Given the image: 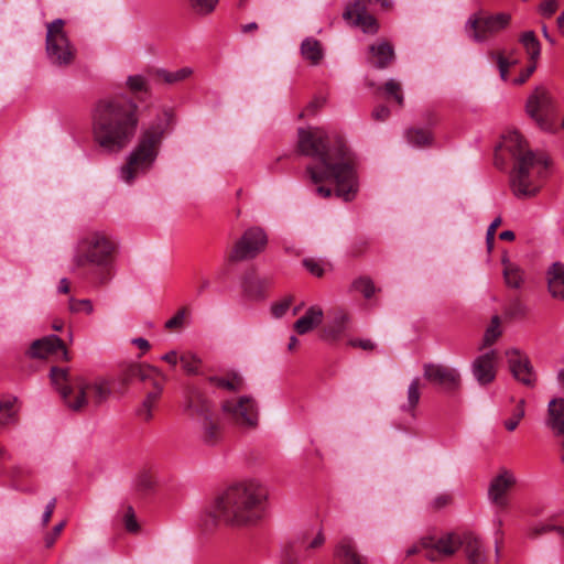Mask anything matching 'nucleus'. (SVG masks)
Returning <instances> with one entry per match:
<instances>
[{
    "label": "nucleus",
    "mask_w": 564,
    "mask_h": 564,
    "mask_svg": "<svg viewBox=\"0 0 564 564\" xmlns=\"http://www.w3.org/2000/svg\"><path fill=\"white\" fill-rule=\"evenodd\" d=\"M297 151L313 159L305 171L319 197L329 198L335 193L346 202L355 198L358 191L356 156L340 137L332 138L319 127L300 128Z\"/></svg>",
    "instance_id": "nucleus-1"
},
{
    "label": "nucleus",
    "mask_w": 564,
    "mask_h": 564,
    "mask_svg": "<svg viewBox=\"0 0 564 564\" xmlns=\"http://www.w3.org/2000/svg\"><path fill=\"white\" fill-rule=\"evenodd\" d=\"M138 106L124 96L99 99L91 109V135L102 153L119 154L134 139Z\"/></svg>",
    "instance_id": "nucleus-2"
},
{
    "label": "nucleus",
    "mask_w": 564,
    "mask_h": 564,
    "mask_svg": "<svg viewBox=\"0 0 564 564\" xmlns=\"http://www.w3.org/2000/svg\"><path fill=\"white\" fill-rule=\"evenodd\" d=\"M268 490L260 482L248 480L228 487L216 500L210 516L226 524L249 525L265 511Z\"/></svg>",
    "instance_id": "nucleus-3"
},
{
    "label": "nucleus",
    "mask_w": 564,
    "mask_h": 564,
    "mask_svg": "<svg viewBox=\"0 0 564 564\" xmlns=\"http://www.w3.org/2000/svg\"><path fill=\"white\" fill-rule=\"evenodd\" d=\"M502 145L514 159L510 173V187L513 195L518 198L535 196L549 165L547 159L529 150L527 141L517 131L505 135Z\"/></svg>",
    "instance_id": "nucleus-4"
},
{
    "label": "nucleus",
    "mask_w": 564,
    "mask_h": 564,
    "mask_svg": "<svg viewBox=\"0 0 564 564\" xmlns=\"http://www.w3.org/2000/svg\"><path fill=\"white\" fill-rule=\"evenodd\" d=\"M50 377L64 403L75 412L83 411L89 405H100L109 398L111 392L107 380L87 381L82 377L70 379L68 370L64 368L52 367Z\"/></svg>",
    "instance_id": "nucleus-5"
},
{
    "label": "nucleus",
    "mask_w": 564,
    "mask_h": 564,
    "mask_svg": "<svg viewBox=\"0 0 564 564\" xmlns=\"http://www.w3.org/2000/svg\"><path fill=\"white\" fill-rule=\"evenodd\" d=\"M422 545L426 549V558L432 562L452 556L462 549L468 564H488L487 549L473 532L446 533L438 538L427 535Z\"/></svg>",
    "instance_id": "nucleus-6"
},
{
    "label": "nucleus",
    "mask_w": 564,
    "mask_h": 564,
    "mask_svg": "<svg viewBox=\"0 0 564 564\" xmlns=\"http://www.w3.org/2000/svg\"><path fill=\"white\" fill-rule=\"evenodd\" d=\"M164 127L155 123L143 129L133 150L127 156L126 163L120 169V177L131 184L138 176L147 174L154 165L162 141Z\"/></svg>",
    "instance_id": "nucleus-7"
},
{
    "label": "nucleus",
    "mask_w": 564,
    "mask_h": 564,
    "mask_svg": "<svg viewBox=\"0 0 564 564\" xmlns=\"http://www.w3.org/2000/svg\"><path fill=\"white\" fill-rule=\"evenodd\" d=\"M119 381L122 386L140 381L144 384L145 389L149 388L145 399L138 410V415L144 421L152 419V409L155 406L163 392L166 377L153 366L147 364H130L121 368Z\"/></svg>",
    "instance_id": "nucleus-8"
},
{
    "label": "nucleus",
    "mask_w": 564,
    "mask_h": 564,
    "mask_svg": "<svg viewBox=\"0 0 564 564\" xmlns=\"http://www.w3.org/2000/svg\"><path fill=\"white\" fill-rule=\"evenodd\" d=\"M115 250V242L104 232H90L78 241L73 261L77 268L107 267L112 262Z\"/></svg>",
    "instance_id": "nucleus-9"
},
{
    "label": "nucleus",
    "mask_w": 564,
    "mask_h": 564,
    "mask_svg": "<svg viewBox=\"0 0 564 564\" xmlns=\"http://www.w3.org/2000/svg\"><path fill=\"white\" fill-rule=\"evenodd\" d=\"M187 411L199 423L200 438L207 445H214L221 438V426L214 414L210 401L200 391L193 389L187 397Z\"/></svg>",
    "instance_id": "nucleus-10"
},
{
    "label": "nucleus",
    "mask_w": 564,
    "mask_h": 564,
    "mask_svg": "<svg viewBox=\"0 0 564 564\" xmlns=\"http://www.w3.org/2000/svg\"><path fill=\"white\" fill-rule=\"evenodd\" d=\"M65 22L56 19L47 24L46 52L50 61L59 66L69 65L74 59V50L64 31Z\"/></svg>",
    "instance_id": "nucleus-11"
},
{
    "label": "nucleus",
    "mask_w": 564,
    "mask_h": 564,
    "mask_svg": "<svg viewBox=\"0 0 564 564\" xmlns=\"http://www.w3.org/2000/svg\"><path fill=\"white\" fill-rule=\"evenodd\" d=\"M324 543L322 528L306 530L283 547L281 564H299L310 556L311 551L322 547Z\"/></svg>",
    "instance_id": "nucleus-12"
},
{
    "label": "nucleus",
    "mask_w": 564,
    "mask_h": 564,
    "mask_svg": "<svg viewBox=\"0 0 564 564\" xmlns=\"http://www.w3.org/2000/svg\"><path fill=\"white\" fill-rule=\"evenodd\" d=\"M509 13L485 14L478 12L469 17L466 31L474 41L484 42L506 29L510 23Z\"/></svg>",
    "instance_id": "nucleus-13"
},
{
    "label": "nucleus",
    "mask_w": 564,
    "mask_h": 564,
    "mask_svg": "<svg viewBox=\"0 0 564 564\" xmlns=\"http://www.w3.org/2000/svg\"><path fill=\"white\" fill-rule=\"evenodd\" d=\"M267 245L268 236L262 228H248L232 246L228 259L231 262L254 259L265 250Z\"/></svg>",
    "instance_id": "nucleus-14"
},
{
    "label": "nucleus",
    "mask_w": 564,
    "mask_h": 564,
    "mask_svg": "<svg viewBox=\"0 0 564 564\" xmlns=\"http://www.w3.org/2000/svg\"><path fill=\"white\" fill-rule=\"evenodd\" d=\"M221 410L239 426L256 429L259 424L258 404L251 397H240L238 400H226Z\"/></svg>",
    "instance_id": "nucleus-15"
},
{
    "label": "nucleus",
    "mask_w": 564,
    "mask_h": 564,
    "mask_svg": "<svg viewBox=\"0 0 564 564\" xmlns=\"http://www.w3.org/2000/svg\"><path fill=\"white\" fill-rule=\"evenodd\" d=\"M527 112L544 131L553 130L554 107L550 93L542 87L536 88L527 101Z\"/></svg>",
    "instance_id": "nucleus-16"
},
{
    "label": "nucleus",
    "mask_w": 564,
    "mask_h": 564,
    "mask_svg": "<svg viewBox=\"0 0 564 564\" xmlns=\"http://www.w3.org/2000/svg\"><path fill=\"white\" fill-rule=\"evenodd\" d=\"M379 3V0H354L347 4L343 18L362 32L376 34L379 30L377 19L368 12V7Z\"/></svg>",
    "instance_id": "nucleus-17"
},
{
    "label": "nucleus",
    "mask_w": 564,
    "mask_h": 564,
    "mask_svg": "<svg viewBox=\"0 0 564 564\" xmlns=\"http://www.w3.org/2000/svg\"><path fill=\"white\" fill-rule=\"evenodd\" d=\"M424 378L436 386H440L447 392L458 390L460 387V376L454 368L440 364H425L423 366Z\"/></svg>",
    "instance_id": "nucleus-18"
},
{
    "label": "nucleus",
    "mask_w": 564,
    "mask_h": 564,
    "mask_svg": "<svg viewBox=\"0 0 564 564\" xmlns=\"http://www.w3.org/2000/svg\"><path fill=\"white\" fill-rule=\"evenodd\" d=\"M516 478L513 474L507 469L501 470L492 478L488 488V498L492 505L499 509L508 507V492L514 486Z\"/></svg>",
    "instance_id": "nucleus-19"
},
{
    "label": "nucleus",
    "mask_w": 564,
    "mask_h": 564,
    "mask_svg": "<svg viewBox=\"0 0 564 564\" xmlns=\"http://www.w3.org/2000/svg\"><path fill=\"white\" fill-rule=\"evenodd\" d=\"M510 371L516 380L527 387H533L536 376L529 358L521 354L518 349H509L506 351Z\"/></svg>",
    "instance_id": "nucleus-20"
},
{
    "label": "nucleus",
    "mask_w": 564,
    "mask_h": 564,
    "mask_svg": "<svg viewBox=\"0 0 564 564\" xmlns=\"http://www.w3.org/2000/svg\"><path fill=\"white\" fill-rule=\"evenodd\" d=\"M498 367V352L489 350L475 358L471 364V372L480 386L495 381Z\"/></svg>",
    "instance_id": "nucleus-21"
},
{
    "label": "nucleus",
    "mask_w": 564,
    "mask_h": 564,
    "mask_svg": "<svg viewBox=\"0 0 564 564\" xmlns=\"http://www.w3.org/2000/svg\"><path fill=\"white\" fill-rule=\"evenodd\" d=\"M57 352H62L64 359H67L64 341L56 335L34 340L29 349V355L33 358H46Z\"/></svg>",
    "instance_id": "nucleus-22"
},
{
    "label": "nucleus",
    "mask_w": 564,
    "mask_h": 564,
    "mask_svg": "<svg viewBox=\"0 0 564 564\" xmlns=\"http://www.w3.org/2000/svg\"><path fill=\"white\" fill-rule=\"evenodd\" d=\"M332 319L322 329L321 338L326 341H337L341 338L350 321L349 314L343 308L330 312Z\"/></svg>",
    "instance_id": "nucleus-23"
},
{
    "label": "nucleus",
    "mask_w": 564,
    "mask_h": 564,
    "mask_svg": "<svg viewBox=\"0 0 564 564\" xmlns=\"http://www.w3.org/2000/svg\"><path fill=\"white\" fill-rule=\"evenodd\" d=\"M334 564H367L351 538H341L334 551Z\"/></svg>",
    "instance_id": "nucleus-24"
},
{
    "label": "nucleus",
    "mask_w": 564,
    "mask_h": 564,
    "mask_svg": "<svg viewBox=\"0 0 564 564\" xmlns=\"http://www.w3.org/2000/svg\"><path fill=\"white\" fill-rule=\"evenodd\" d=\"M394 61L393 46L386 40H380L368 48V62L378 69L387 68Z\"/></svg>",
    "instance_id": "nucleus-25"
},
{
    "label": "nucleus",
    "mask_w": 564,
    "mask_h": 564,
    "mask_svg": "<svg viewBox=\"0 0 564 564\" xmlns=\"http://www.w3.org/2000/svg\"><path fill=\"white\" fill-rule=\"evenodd\" d=\"M549 419L547 424L556 431L558 435L563 436L562 447L563 455L562 462L564 463V399H553L549 403Z\"/></svg>",
    "instance_id": "nucleus-26"
},
{
    "label": "nucleus",
    "mask_w": 564,
    "mask_h": 564,
    "mask_svg": "<svg viewBox=\"0 0 564 564\" xmlns=\"http://www.w3.org/2000/svg\"><path fill=\"white\" fill-rule=\"evenodd\" d=\"M324 312L319 306H311L305 314L294 323V330L304 335L317 327L323 321Z\"/></svg>",
    "instance_id": "nucleus-27"
},
{
    "label": "nucleus",
    "mask_w": 564,
    "mask_h": 564,
    "mask_svg": "<svg viewBox=\"0 0 564 564\" xmlns=\"http://www.w3.org/2000/svg\"><path fill=\"white\" fill-rule=\"evenodd\" d=\"M547 286L554 299L564 301V264L555 262L547 271Z\"/></svg>",
    "instance_id": "nucleus-28"
},
{
    "label": "nucleus",
    "mask_w": 564,
    "mask_h": 564,
    "mask_svg": "<svg viewBox=\"0 0 564 564\" xmlns=\"http://www.w3.org/2000/svg\"><path fill=\"white\" fill-rule=\"evenodd\" d=\"M301 54L303 58L310 62L312 65H318L324 57L322 44L314 37H306L302 42Z\"/></svg>",
    "instance_id": "nucleus-29"
},
{
    "label": "nucleus",
    "mask_w": 564,
    "mask_h": 564,
    "mask_svg": "<svg viewBox=\"0 0 564 564\" xmlns=\"http://www.w3.org/2000/svg\"><path fill=\"white\" fill-rule=\"evenodd\" d=\"M490 57L496 61L502 80H508L509 67L519 63L518 54L513 51L508 54L505 51L491 52Z\"/></svg>",
    "instance_id": "nucleus-30"
},
{
    "label": "nucleus",
    "mask_w": 564,
    "mask_h": 564,
    "mask_svg": "<svg viewBox=\"0 0 564 564\" xmlns=\"http://www.w3.org/2000/svg\"><path fill=\"white\" fill-rule=\"evenodd\" d=\"M208 381L220 389L237 392L243 388V379L236 372L227 373L225 377L213 376Z\"/></svg>",
    "instance_id": "nucleus-31"
},
{
    "label": "nucleus",
    "mask_w": 564,
    "mask_h": 564,
    "mask_svg": "<svg viewBox=\"0 0 564 564\" xmlns=\"http://www.w3.org/2000/svg\"><path fill=\"white\" fill-rule=\"evenodd\" d=\"M405 138L410 144L417 148L433 144V133L427 128H410L405 131Z\"/></svg>",
    "instance_id": "nucleus-32"
},
{
    "label": "nucleus",
    "mask_w": 564,
    "mask_h": 564,
    "mask_svg": "<svg viewBox=\"0 0 564 564\" xmlns=\"http://www.w3.org/2000/svg\"><path fill=\"white\" fill-rule=\"evenodd\" d=\"M520 42L525 48L530 61L535 63L541 53V45L535 33L533 31L524 32L520 37Z\"/></svg>",
    "instance_id": "nucleus-33"
},
{
    "label": "nucleus",
    "mask_w": 564,
    "mask_h": 564,
    "mask_svg": "<svg viewBox=\"0 0 564 564\" xmlns=\"http://www.w3.org/2000/svg\"><path fill=\"white\" fill-rule=\"evenodd\" d=\"M192 73L193 70L189 67H183L176 72L160 69L156 72V76L166 84H174L186 79L192 75Z\"/></svg>",
    "instance_id": "nucleus-34"
},
{
    "label": "nucleus",
    "mask_w": 564,
    "mask_h": 564,
    "mask_svg": "<svg viewBox=\"0 0 564 564\" xmlns=\"http://www.w3.org/2000/svg\"><path fill=\"white\" fill-rule=\"evenodd\" d=\"M379 89H383L387 98H392L398 104L399 107L404 106V96L402 93V87L401 84L395 79H389Z\"/></svg>",
    "instance_id": "nucleus-35"
},
{
    "label": "nucleus",
    "mask_w": 564,
    "mask_h": 564,
    "mask_svg": "<svg viewBox=\"0 0 564 564\" xmlns=\"http://www.w3.org/2000/svg\"><path fill=\"white\" fill-rule=\"evenodd\" d=\"M503 275L506 284L510 288L519 289L523 282L522 271L514 264H506Z\"/></svg>",
    "instance_id": "nucleus-36"
},
{
    "label": "nucleus",
    "mask_w": 564,
    "mask_h": 564,
    "mask_svg": "<svg viewBox=\"0 0 564 564\" xmlns=\"http://www.w3.org/2000/svg\"><path fill=\"white\" fill-rule=\"evenodd\" d=\"M420 388L421 382L419 378H414L408 388V403L403 406V410L413 412L420 401Z\"/></svg>",
    "instance_id": "nucleus-37"
},
{
    "label": "nucleus",
    "mask_w": 564,
    "mask_h": 564,
    "mask_svg": "<svg viewBox=\"0 0 564 564\" xmlns=\"http://www.w3.org/2000/svg\"><path fill=\"white\" fill-rule=\"evenodd\" d=\"M352 290L360 292L366 299H370L375 292L376 286L369 276H360L352 281Z\"/></svg>",
    "instance_id": "nucleus-38"
},
{
    "label": "nucleus",
    "mask_w": 564,
    "mask_h": 564,
    "mask_svg": "<svg viewBox=\"0 0 564 564\" xmlns=\"http://www.w3.org/2000/svg\"><path fill=\"white\" fill-rule=\"evenodd\" d=\"M188 315V307L183 306L175 313L173 317L165 322L164 327L169 330H178L185 326Z\"/></svg>",
    "instance_id": "nucleus-39"
},
{
    "label": "nucleus",
    "mask_w": 564,
    "mask_h": 564,
    "mask_svg": "<svg viewBox=\"0 0 564 564\" xmlns=\"http://www.w3.org/2000/svg\"><path fill=\"white\" fill-rule=\"evenodd\" d=\"M500 318L498 315H495L491 318L489 327L485 332L482 347L491 346L500 337Z\"/></svg>",
    "instance_id": "nucleus-40"
},
{
    "label": "nucleus",
    "mask_w": 564,
    "mask_h": 564,
    "mask_svg": "<svg viewBox=\"0 0 564 564\" xmlns=\"http://www.w3.org/2000/svg\"><path fill=\"white\" fill-rule=\"evenodd\" d=\"M68 308L70 313L78 314V313H85L87 315L91 314L94 312V305L90 300L87 299H75L70 297L68 303Z\"/></svg>",
    "instance_id": "nucleus-41"
},
{
    "label": "nucleus",
    "mask_w": 564,
    "mask_h": 564,
    "mask_svg": "<svg viewBox=\"0 0 564 564\" xmlns=\"http://www.w3.org/2000/svg\"><path fill=\"white\" fill-rule=\"evenodd\" d=\"M180 361L185 372L188 375H195L198 372L200 367V360L193 354L187 352L180 357Z\"/></svg>",
    "instance_id": "nucleus-42"
},
{
    "label": "nucleus",
    "mask_w": 564,
    "mask_h": 564,
    "mask_svg": "<svg viewBox=\"0 0 564 564\" xmlns=\"http://www.w3.org/2000/svg\"><path fill=\"white\" fill-rule=\"evenodd\" d=\"M122 523L129 533H139L140 524L137 520L135 512L131 506H128L122 517Z\"/></svg>",
    "instance_id": "nucleus-43"
},
{
    "label": "nucleus",
    "mask_w": 564,
    "mask_h": 564,
    "mask_svg": "<svg viewBox=\"0 0 564 564\" xmlns=\"http://www.w3.org/2000/svg\"><path fill=\"white\" fill-rule=\"evenodd\" d=\"M453 495L449 492H443L435 496L430 502H429V509L431 511H440L444 508H447L453 503Z\"/></svg>",
    "instance_id": "nucleus-44"
},
{
    "label": "nucleus",
    "mask_w": 564,
    "mask_h": 564,
    "mask_svg": "<svg viewBox=\"0 0 564 564\" xmlns=\"http://www.w3.org/2000/svg\"><path fill=\"white\" fill-rule=\"evenodd\" d=\"M189 1V4L191 7L193 8V10L198 13V14H209L212 13L219 0H188Z\"/></svg>",
    "instance_id": "nucleus-45"
},
{
    "label": "nucleus",
    "mask_w": 564,
    "mask_h": 564,
    "mask_svg": "<svg viewBox=\"0 0 564 564\" xmlns=\"http://www.w3.org/2000/svg\"><path fill=\"white\" fill-rule=\"evenodd\" d=\"M523 416H524V400H520V402L513 410L511 417L505 422L506 429L510 432L514 431L518 427V425Z\"/></svg>",
    "instance_id": "nucleus-46"
},
{
    "label": "nucleus",
    "mask_w": 564,
    "mask_h": 564,
    "mask_svg": "<svg viewBox=\"0 0 564 564\" xmlns=\"http://www.w3.org/2000/svg\"><path fill=\"white\" fill-rule=\"evenodd\" d=\"M14 399H7L0 402V425H6L13 417Z\"/></svg>",
    "instance_id": "nucleus-47"
},
{
    "label": "nucleus",
    "mask_w": 564,
    "mask_h": 564,
    "mask_svg": "<svg viewBox=\"0 0 564 564\" xmlns=\"http://www.w3.org/2000/svg\"><path fill=\"white\" fill-rule=\"evenodd\" d=\"M304 268L314 276L321 278L324 275V267L323 263L313 258H307L303 260Z\"/></svg>",
    "instance_id": "nucleus-48"
},
{
    "label": "nucleus",
    "mask_w": 564,
    "mask_h": 564,
    "mask_svg": "<svg viewBox=\"0 0 564 564\" xmlns=\"http://www.w3.org/2000/svg\"><path fill=\"white\" fill-rule=\"evenodd\" d=\"M127 86L132 93L147 90L145 79L141 75L129 76L127 79Z\"/></svg>",
    "instance_id": "nucleus-49"
},
{
    "label": "nucleus",
    "mask_w": 564,
    "mask_h": 564,
    "mask_svg": "<svg viewBox=\"0 0 564 564\" xmlns=\"http://www.w3.org/2000/svg\"><path fill=\"white\" fill-rule=\"evenodd\" d=\"M502 224V218L500 216L496 217L492 223L489 225L486 234V245L488 250L490 251L495 245V237L497 228Z\"/></svg>",
    "instance_id": "nucleus-50"
},
{
    "label": "nucleus",
    "mask_w": 564,
    "mask_h": 564,
    "mask_svg": "<svg viewBox=\"0 0 564 564\" xmlns=\"http://www.w3.org/2000/svg\"><path fill=\"white\" fill-rule=\"evenodd\" d=\"M558 9L557 0H544L539 7V12L544 18H551Z\"/></svg>",
    "instance_id": "nucleus-51"
},
{
    "label": "nucleus",
    "mask_w": 564,
    "mask_h": 564,
    "mask_svg": "<svg viewBox=\"0 0 564 564\" xmlns=\"http://www.w3.org/2000/svg\"><path fill=\"white\" fill-rule=\"evenodd\" d=\"M291 304H292L291 296H288V297L283 299L281 302L273 304L271 307V312H272L273 316L276 318L282 317L286 313V311L290 308Z\"/></svg>",
    "instance_id": "nucleus-52"
},
{
    "label": "nucleus",
    "mask_w": 564,
    "mask_h": 564,
    "mask_svg": "<svg viewBox=\"0 0 564 564\" xmlns=\"http://www.w3.org/2000/svg\"><path fill=\"white\" fill-rule=\"evenodd\" d=\"M66 522L65 521H62L59 523H57L52 532L47 533L45 536H44V543H45V546L46 547H52L56 541V539L59 536L61 532L63 531L64 527H65Z\"/></svg>",
    "instance_id": "nucleus-53"
},
{
    "label": "nucleus",
    "mask_w": 564,
    "mask_h": 564,
    "mask_svg": "<svg viewBox=\"0 0 564 564\" xmlns=\"http://www.w3.org/2000/svg\"><path fill=\"white\" fill-rule=\"evenodd\" d=\"M261 282L258 281V280H251V279H246L243 281V284H242V288L245 290V292L251 296V297H258L261 295V292L256 289V286L260 285Z\"/></svg>",
    "instance_id": "nucleus-54"
},
{
    "label": "nucleus",
    "mask_w": 564,
    "mask_h": 564,
    "mask_svg": "<svg viewBox=\"0 0 564 564\" xmlns=\"http://www.w3.org/2000/svg\"><path fill=\"white\" fill-rule=\"evenodd\" d=\"M347 344L354 348H360L368 351H371L376 348V344L370 339H349Z\"/></svg>",
    "instance_id": "nucleus-55"
},
{
    "label": "nucleus",
    "mask_w": 564,
    "mask_h": 564,
    "mask_svg": "<svg viewBox=\"0 0 564 564\" xmlns=\"http://www.w3.org/2000/svg\"><path fill=\"white\" fill-rule=\"evenodd\" d=\"M389 116L390 109L384 105L377 106L371 112V117L376 121H386Z\"/></svg>",
    "instance_id": "nucleus-56"
},
{
    "label": "nucleus",
    "mask_w": 564,
    "mask_h": 564,
    "mask_svg": "<svg viewBox=\"0 0 564 564\" xmlns=\"http://www.w3.org/2000/svg\"><path fill=\"white\" fill-rule=\"evenodd\" d=\"M535 63L531 62V64L521 72L520 76L513 79V84L522 85L525 83L535 70Z\"/></svg>",
    "instance_id": "nucleus-57"
},
{
    "label": "nucleus",
    "mask_w": 564,
    "mask_h": 564,
    "mask_svg": "<svg viewBox=\"0 0 564 564\" xmlns=\"http://www.w3.org/2000/svg\"><path fill=\"white\" fill-rule=\"evenodd\" d=\"M56 508V498H52L48 503L46 505L45 507V511L42 516V524L43 525H47V523L50 522L51 518H52V514L54 512Z\"/></svg>",
    "instance_id": "nucleus-58"
},
{
    "label": "nucleus",
    "mask_w": 564,
    "mask_h": 564,
    "mask_svg": "<svg viewBox=\"0 0 564 564\" xmlns=\"http://www.w3.org/2000/svg\"><path fill=\"white\" fill-rule=\"evenodd\" d=\"M551 530H556L558 532V534L564 539V529L563 528H555V527H549V525H542V527L535 528L533 530V535L543 534Z\"/></svg>",
    "instance_id": "nucleus-59"
},
{
    "label": "nucleus",
    "mask_w": 564,
    "mask_h": 564,
    "mask_svg": "<svg viewBox=\"0 0 564 564\" xmlns=\"http://www.w3.org/2000/svg\"><path fill=\"white\" fill-rule=\"evenodd\" d=\"M424 538L425 536H423L417 544H415V545H413V546H411V547H409L406 550V556H412V555L417 554L420 552H424V556L426 557V549L423 547V545H422V540Z\"/></svg>",
    "instance_id": "nucleus-60"
},
{
    "label": "nucleus",
    "mask_w": 564,
    "mask_h": 564,
    "mask_svg": "<svg viewBox=\"0 0 564 564\" xmlns=\"http://www.w3.org/2000/svg\"><path fill=\"white\" fill-rule=\"evenodd\" d=\"M162 360L166 361L171 366H176L177 361L180 360L177 352L175 350H171L162 356Z\"/></svg>",
    "instance_id": "nucleus-61"
},
{
    "label": "nucleus",
    "mask_w": 564,
    "mask_h": 564,
    "mask_svg": "<svg viewBox=\"0 0 564 564\" xmlns=\"http://www.w3.org/2000/svg\"><path fill=\"white\" fill-rule=\"evenodd\" d=\"M368 247L367 241H360L351 247V254L357 257L360 256Z\"/></svg>",
    "instance_id": "nucleus-62"
},
{
    "label": "nucleus",
    "mask_w": 564,
    "mask_h": 564,
    "mask_svg": "<svg viewBox=\"0 0 564 564\" xmlns=\"http://www.w3.org/2000/svg\"><path fill=\"white\" fill-rule=\"evenodd\" d=\"M525 310H524V306L522 305V303L520 301H514L511 306H510V313L512 315H517V314H524Z\"/></svg>",
    "instance_id": "nucleus-63"
},
{
    "label": "nucleus",
    "mask_w": 564,
    "mask_h": 564,
    "mask_svg": "<svg viewBox=\"0 0 564 564\" xmlns=\"http://www.w3.org/2000/svg\"><path fill=\"white\" fill-rule=\"evenodd\" d=\"M152 486V479L149 475H142L139 479V487L143 490L150 489Z\"/></svg>",
    "instance_id": "nucleus-64"
}]
</instances>
